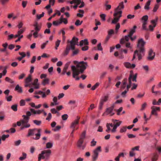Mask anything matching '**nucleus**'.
I'll return each instance as SVG.
<instances>
[{"mask_svg":"<svg viewBox=\"0 0 161 161\" xmlns=\"http://www.w3.org/2000/svg\"><path fill=\"white\" fill-rule=\"evenodd\" d=\"M108 98L109 96L108 95H103L100 98L98 106L99 110H102L104 104L108 100Z\"/></svg>","mask_w":161,"mask_h":161,"instance_id":"0eeeda50","label":"nucleus"},{"mask_svg":"<svg viewBox=\"0 0 161 161\" xmlns=\"http://www.w3.org/2000/svg\"><path fill=\"white\" fill-rule=\"evenodd\" d=\"M78 41V39L77 38L73 37L71 40L68 41V42L70 43V47L71 50H74L75 48V45L77 44V43Z\"/></svg>","mask_w":161,"mask_h":161,"instance_id":"9d476101","label":"nucleus"},{"mask_svg":"<svg viewBox=\"0 0 161 161\" xmlns=\"http://www.w3.org/2000/svg\"><path fill=\"white\" fill-rule=\"evenodd\" d=\"M147 24V23H142V28L143 30L146 31H148V29L146 27V25Z\"/></svg>","mask_w":161,"mask_h":161,"instance_id":"a18cd8bd","label":"nucleus"},{"mask_svg":"<svg viewBox=\"0 0 161 161\" xmlns=\"http://www.w3.org/2000/svg\"><path fill=\"white\" fill-rule=\"evenodd\" d=\"M79 119L80 118H78V117H77V119L75 120L73 122L71 123L70 126V128H75L76 125L78 124Z\"/></svg>","mask_w":161,"mask_h":161,"instance_id":"dca6fc26","label":"nucleus"},{"mask_svg":"<svg viewBox=\"0 0 161 161\" xmlns=\"http://www.w3.org/2000/svg\"><path fill=\"white\" fill-rule=\"evenodd\" d=\"M147 104L146 102H144L142 105L141 108L140 109L141 111L145 109V108L147 107Z\"/></svg>","mask_w":161,"mask_h":161,"instance_id":"a19ab883","label":"nucleus"},{"mask_svg":"<svg viewBox=\"0 0 161 161\" xmlns=\"http://www.w3.org/2000/svg\"><path fill=\"white\" fill-rule=\"evenodd\" d=\"M15 91H17L18 92L20 93H22L23 92L22 88L19 86L18 84L16 85L15 87Z\"/></svg>","mask_w":161,"mask_h":161,"instance_id":"5701e85b","label":"nucleus"},{"mask_svg":"<svg viewBox=\"0 0 161 161\" xmlns=\"http://www.w3.org/2000/svg\"><path fill=\"white\" fill-rule=\"evenodd\" d=\"M158 19V17H156L155 19L152 20L151 21V23L153 24H154V25L153 26L151 25H149V30L150 31H153V28L155 27L156 25V22H157Z\"/></svg>","mask_w":161,"mask_h":161,"instance_id":"ddd939ff","label":"nucleus"},{"mask_svg":"<svg viewBox=\"0 0 161 161\" xmlns=\"http://www.w3.org/2000/svg\"><path fill=\"white\" fill-rule=\"evenodd\" d=\"M71 49L70 45L68 44L67 45L65 50L63 53V55L64 56H66L67 55L70 50Z\"/></svg>","mask_w":161,"mask_h":161,"instance_id":"a211bd4d","label":"nucleus"},{"mask_svg":"<svg viewBox=\"0 0 161 161\" xmlns=\"http://www.w3.org/2000/svg\"><path fill=\"white\" fill-rule=\"evenodd\" d=\"M49 84V80L48 78L44 79L42 83V84L44 86H45L47 84Z\"/></svg>","mask_w":161,"mask_h":161,"instance_id":"c756f323","label":"nucleus"},{"mask_svg":"<svg viewBox=\"0 0 161 161\" xmlns=\"http://www.w3.org/2000/svg\"><path fill=\"white\" fill-rule=\"evenodd\" d=\"M11 108L14 111H16L17 110V104H14L11 107Z\"/></svg>","mask_w":161,"mask_h":161,"instance_id":"4c0bfd02","label":"nucleus"},{"mask_svg":"<svg viewBox=\"0 0 161 161\" xmlns=\"http://www.w3.org/2000/svg\"><path fill=\"white\" fill-rule=\"evenodd\" d=\"M106 16V15L105 14H102L100 15V18L103 21H105V20Z\"/></svg>","mask_w":161,"mask_h":161,"instance_id":"37998d69","label":"nucleus"},{"mask_svg":"<svg viewBox=\"0 0 161 161\" xmlns=\"http://www.w3.org/2000/svg\"><path fill=\"white\" fill-rule=\"evenodd\" d=\"M132 77V75H130L128 79L127 78H124L122 81L121 89L122 90H124L121 93V95L123 97L126 96V94L128 92L129 89L131 87L132 83L131 81Z\"/></svg>","mask_w":161,"mask_h":161,"instance_id":"f03ea898","label":"nucleus"},{"mask_svg":"<svg viewBox=\"0 0 161 161\" xmlns=\"http://www.w3.org/2000/svg\"><path fill=\"white\" fill-rule=\"evenodd\" d=\"M158 156L157 155H155L154 157L152 158V161H156L158 159Z\"/></svg>","mask_w":161,"mask_h":161,"instance_id":"774afa93","label":"nucleus"},{"mask_svg":"<svg viewBox=\"0 0 161 161\" xmlns=\"http://www.w3.org/2000/svg\"><path fill=\"white\" fill-rule=\"evenodd\" d=\"M86 134V131H84L82 133L80 137V140H83L85 138Z\"/></svg>","mask_w":161,"mask_h":161,"instance_id":"cd10ccee","label":"nucleus"},{"mask_svg":"<svg viewBox=\"0 0 161 161\" xmlns=\"http://www.w3.org/2000/svg\"><path fill=\"white\" fill-rule=\"evenodd\" d=\"M25 29H20L17 32V33L19 34L20 36L21 34L23 33L25 31Z\"/></svg>","mask_w":161,"mask_h":161,"instance_id":"bf43d9fd","label":"nucleus"},{"mask_svg":"<svg viewBox=\"0 0 161 161\" xmlns=\"http://www.w3.org/2000/svg\"><path fill=\"white\" fill-rule=\"evenodd\" d=\"M23 25V23L22 22H20L19 23L17 26L19 29H20L22 27Z\"/></svg>","mask_w":161,"mask_h":161,"instance_id":"e2e57ef3","label":"nucleus"},{"mask_svg":"<svg viewBox=\"0 0 161 161\" xmlns=\"http://www.w3.org/2000/svg\"><path fill=\"white\" fill-rule=\"evenodd\" d=\"M132 77L131 78V81H136V78L137 77V74L136 73L134 75H132Z\"/></svg>","mask_w":161,"mask_h":161,"instance_id":"e433bc0d","label":"nucleus"},{"mask_svg":"<svg viewBox=\"0 0 161 161\" xmlns=\"http://www.w3.org/2000/svg\"><path fill=\"white\" fill-rule=\"evenodd\" d=\"M97 50L99 51H102L103 50V48L101 46V43H100L97 45Z\"/></svg>","mask_w":161,"mask_h":161,"instance_id":"de8ad7c7","label":"nucleus"},{"mask_svg":"<svg viewBox=\"0 0 161 161\" xmlns=\"http://www.w3.org/2000/svg\"><path fill=\"white\" fill-rule=\"evenodd\" d=\"M151 1L150 0H148L146 3L144 8L146 10H149L150 8L149 6L150 4Z\"/></svg>","mask_w":161,"mask_h":161,"instance_id":"b1692460","label":"nucleus"},{"mask_svg":"<svg viewBox=\"0 0 161 161\" xmlns=\"http://www.w3.org/2000/svg\"><path fill=\"white\" fill-rule=\"evenodd\" d=\"M152 109L151 112V115H154L156 116L158 115L157 111H160V108L159 107H157L155 106H153L151 108Z\"/></svg>","mask_w":161,"mask_h":161,"instance_id":"9b49d317","label":"nucleus"},{"mask_svg":"<svg viewBox=\"0 0 161 161\" xmlns=\"http://www.w3.org/2000/svg\"><path fill=\"white\" fill-rule=\"evenodd\" d=\"M155 56V53L153 52V50L151 49L148 52V56L147 58L148 60H152L154 59Z\"/></svg>","mask_w":161,"mask_h":161,"instance_id":"f8f14e48","label":"nucleus"},{"mask_svg":"<svg viewBox=\"0 0 161 161\" xmlns=\"http://www.w3.org/2000/svg\"><path fill=\"white\" fill-rule=\"evenodd\" d=\"M130 38V36L128 34L125 36V38H121L120 41V43L121 44H124L125 42V41H128Z\"/></svg>","mask_w":161,"mask_h":161,"instance_id":"f3484780","label":"nucleus"},{"mask_svg":"<svg viewBox=\"0 0 161 161\" xmlns=\"http://www.w3.org/2000/svg\"><path fill=\"white\" fill-rule=\"evenodd\" d=\"M44 12H42V14H40L39 15L37 14L36 15L37 18L38 19H40L42 17H43L44 15Z\"/></svg>","mask_w":161,"mask_h":161,"instance_id":"09e8293b","label":"nucleus"},{"mask_svg":"<svg viewBox=\"0 0 161 161\" xmlns=\"http://www.w3.org/2000/svg\"><path fill=\"white\" fill-rule=\"evenodd\" d=\"M87 66V63L83 61L80 62L78 63L76 66L72 65L71 66V70L73 72V77L75 78V80H79L80 78L78 77H76L80 73H82L84 70L86 69Z\"/></svg>","mask_w":161,"mask_h":161,"instance_id":"f257e3e1","label":"nucleus"},{"mask_svg":"<svg viewBox=\"0 0 161 161\" xmlns=\"http://www.w3.org/2000/svg\"><path fill=\"white\" fill-rule=\"evenodd\" d=\"M136 28V26L134 25L133 28L130 30L129 34L130 36H132L133 34L135 32Z\"/></svg>","mask_w":161,"mask_h":161,"instance_id":"412c9836","label":"nucleus"},{"mask_svg":"<svg viewBox=\"0 0 161 161\" xmlns=\"http://www.w3.org/2000/svg\"><path fill=\"white\" fill-rule=\"evenodd\" d=\"M68 116L66 114H65L62 116V118L63 120H66L68 118Z\"/></svg>","mask_w":161,"mask_h":161,"instance_id":"49530a36","label":"nucleus"},{"mask_svg":"<svg viewBox=\"0 0 161 161\" xmlns=\"http://www.w3.org/2000/svg\"><path fill=\"white\" fill-rule=\"evenodd\" d=\"M53 146V143L51 142H48L47 143L46 148L47 149L51 148Z\"/></svg>","mask_w":161,"mask_h":161,"instance_id":"7c9ffc66","label":"nucleus"},{"mask_svg":"<svg viewBox=\"0 0 161 161\" xmlns=\"http://www.w3.org/2000/svg\"><path fill=\"white\" fill-rule=\"evenodd\" d=\"M152 104L153 105H160L159 102L158 101V102H157L156 100L155 99L152 102Z\"/></svg>","mask_w":161,"mask_h":161,"instance_id":"3c124183","label":"nucleus"},{"mask_svg":"<svg viewBox=\"0 0 161 161\" xmlns=\"http://www.w3.org/2000/svg\"><path fill=\"white\" fill-rule=\"evenodd\" d=\"M51 153V150L50 149L42 151L41 153L38 155V161H41L42 159L44 160L45 161H48Z\"/></svg>","mask_w":161,"mask_h":161,"instance_id":"20e7f679","label":"nucleus"},{"mask_svg":"<svg viewBox=\"0 0 161 161\" xmlns=\"http://www.w3.org/2000/svg\"><path fill=\"white\" fill-rule=\"evenodd\" d=\"M101 148V146H99L93 151L92 156V161H95L97 159L99 153L102 151Z\"/></svg>","mask_w":161,"mask_h":161,"instance_id":"6e6552de","label":"nucleus"},{"mask_svg":"<svg viewBox=\"0 0 161 161\" xmlns=\"http://www.w3.org/2000/svg\"><path fill=\"white\" fill-rule=\"evenodd\" d=\"M51 111L53 114L56 113L59 114V112H58L54 108H52L51 109Z\"/></svg>","mask_w":161,"mask_h":161,"instance_id":"6e6d98bb","label":"nucleus"},{"mask_svg":"<svg viewBox=\"0 0 161 161\" xmlns=\"http://www.w3.org/2000/svg\"><path fill=\"white\" fill-rule=\"evenodd\" d=\"M118 7H117L115 10L114 16L115 17L112 21V23L115 24L118 22L119 19L122 16V11L118 10Z\"/></svg>","mask_w":161,"mask_h":161,"instance_id":"423d86ee","label":"nucleus"},{"mask_svg":"<svg viewBox=\"0 0 161 161\" xmlns=\"http://www.w3.org/2000/svg\"><path fill=\"white\" fill-rule=\"evenodd\" d=\"M100 85V83L99 82H97L96 84L93 86L92 87V90H94L97 88Z\"/></svg>","mask_w":161,"mask_h":161,"instance_id":"58836bf2","label":"nucleus"},{"mask_svg":"<svg viewBox=\"0 0 161 161\" xmlns=\"http://www.w3.org/2000/svg\"><path fill=\"white\" fill-rule=\"evenodd\" d=\"M107 74V72H104L103 73H102L101 75L100 76V79H103L104 77Z\"/></svg>","mask_w":161,"mask_h":161,"instance_id":"5fc2aeb1","label":"nucleus"},{"mask_svg":"<svg viewBox=\"0 0 161 161\" xmlns=\"http://www.w3.org/2000/svg\"><path fill=\"white\" fill-rule=\"evenodd\" d=\"M140 53H139V51L136 50L134 52V55L133 56V58L132 59V61H133L135 58H136V55L138 58V59L139 60H140L142 59V57H143L144 56H141L140 54Z\"/></svg>","mask_w":161,"mask_h":161,"instance_id":"4468645a","label":"nucleus"},{"mask_svg":"<svg viewBox=\"0 0 161 161\" xmlns=\"http://www.w3.org/2000/svg\"><path fill=\"white\" fill-rule=\"evenodd\" d=\"M85 41H86V45H88V42L87 40V39H85L84 40H81L80 42V46H82L83 45L84 42Z\"/></svg>","mask_w":161,"mask_h":161,"instance_id":"c9c22d12","label":"nucleus"},{"mask_svg":"<svg viewBox=\"0 0 161 161\" xmlns=\"http://www.w3.org/2000/svg\"><path fill=\"white\" fill-rule=\"evenodd\" d=\"M31 75H29L25 79V83H28L31 81Z\"/></svg>","mask_w":161,"mask_h":161,"instance_id":"c85d7f7f","label":"nucleus"},{"mask_svg":"<svg viewBox=\"0 0 161 161\" xmlns=\"http://www.w3.org/2000/svg\"><path fill=\"white\" fill-rule=\"evenodd\" d=\"M134 151L131 150L130 152L129 155L130 157H133L135 155V154L134 153Z\"/></svg>","mask_w":161,"mask_h":161,"instance_id":"0e129e2a","label":"nucleus"},{"mask_svg":"<svg viewBox=\"0 0 161 161\" xmlns=\"http://www.w3.org/2000/svg\"><path fill=\"white\" fill-rule=\"evenodd\" d=\"M124 66L127 68L133 69L136 66L135 64H131L130 63L128 62H125L124 63Z\"/></svg>","mask_w":161,"mask_h":161,"instance_id":"2eb2a0df","label":"nucleus"},{"mask_svg":"<svg viewBox=\"0 0 161 161\" xmlns=\"http://www.w3.org/2000/svg\"><path fill=\"white\" fill-rule=\"evenodd\" d=\"M9 135L8 134L7 135H3L1 137V139L3 141H4L6 138L9 137Z\"/></svg>","mask_w":161,"mask_h":161,"instance_id":"c03bdc74","label":"nucleus"},{"mask_svg":"<svg viewBox=\"0 0 161 161\" xmlns=\"http://www.w3.org/2000/svg\"><path fill=\"white\" fill-rule=\"evenodd\" d=\"M148 19V16L147 15H145L143 16L141 18L142 21V23H147Z\"/></svg>","mask_w":161,"mask_h":161,"instance_id":"4be33fe9","label":"nucleus"},{"mask_svg":"<svg viewBox=\"0 0 161 161\" xmlns=\"http://www.w3.org/2000/svg\"><path fill=\"white\" fill-rule=\"evenodd\" d=\"M52 118V114L51 113H48V116L47 118H46V119L47 120H48L49 121Z\"/></svg>","mask_w":161,"mask_h":161,"instance_id":"13d9d810","label":"nucleus"},{"mask_svg":"<svg viewBox=\"0 0 161 161\" xmlns=\"http://www.w3.org/2000/svg\"><path fill=\"white\" fill-rule=\"evenodd\" d=\"M72 50L73 51L72 52V54L71 55L72 56H75L77 55L79 53V50L78 49H76L75 50L74 49V50Z\"/></svg>","mask_w":161,"mask_h":161,"instance_id":"bb28decb","label":"nucleus"},{"mask_svg":"<svg viewBox=\"0 0 161 161\" xmlns=\"http://www.w3.org/2000/svg\"><path fill=\"white\" fill-rule=\"evenodd\" d=\"M84 142L83 140H79L77 142V146L78 147L80 148L82 147V149H84L85 148L84 146H82V144Z\"/></svg>","mask_w":161,"mask_h":161,"instance_id":"aec40b11","label":"nucleus"},{"mask_svg":"<svg viewBox=\"0 0 161 161\" xmlns=\"http://www.w3.org/2000/svg\"><path fill=\"white\" fill-rule=\"evenodd\" d=\"M13 97L12 96L10 95L8 96H6V98L7 99V100L8 102H9L11 101Z\"/></svg>","mask_w":161,"mask_h":161,"instance_id":"603ef678","label":"nucleus"},{"mask_svg":"<svg viewBox=\"0 0 161 161\" xmlns=\"http://www.w3.org/2000/svg\"><path fill=\"white\" fill-rule=\"evenodd\" d=\"M61 42V40H57V41L55 42V48L56 50H57L58 47L59 46L60 42Z\"/></svg>","mask_w":161,"mask_h":161,"instance_id":"ea45409f","label":"nucleus"},{"mask_svg":"<svg viewBox=\"0 0 161 161\" xmlns=\"http://www.w3.org/2000/svg\"><path fill=\"white\" fill-rule=\"evenodd\" d=\"M41 29V27L40 26L34 27L35 31L39 32Z\"/></svg>","mask_w":161,"mask_h":161,"instance_id":"4d7b16f0","label":"nucleus"},{"mask_svg":"<svg viewBox=\"0 0 161 161\" xmlns=\"http://www.w3.org/2000/svg\"><path fill=\"white\" fill-rule=\"evenodd\" d=\"M33 122L34 124L37 125H40L42 123V121L41 120H33Z\"/></svg>","mask_w":161,"mask_h":161,"instance_id":"473e14b6","label":"nucleus"},{"mask_svg":"<svg viewBox=\"0 0 161 161\" xmlns=\"http://www.w3.org/2000/svg\"><path fill=\"white\" fill-rule=\"evenodd\" d=\"M39 32L35 31L33 34V36L35 38H36L38 36V34Z\"/></svg>","mask_w":161,"mask_h":161,"instance_id":"69168bd1","label":"nucleus"},{"mask_svg":"<svg viewBox=\"0 0 161 161\" xmlns=\"http://www.w3.org/2000/svg\"><path fill=\"white\" fill-rule=\"evenodd\" d=\"M38 79H36L34 80V82L32 83V84L33 85H37L38 84H39L38 83Z\"/></svg>","mask_w":161,"mask_h":161,"instance_id":"052dcab7","label":"nucleus"},{"mask_svg":"<svg viewBox=\"0 0 161 161\" xmlns=\"http://www.w3.org/2000/svg\"><path fill=\"white\" fill-rule=\"evenodd\" d=\"M97 143V142L96 141H95L94 140V139H92V141L91 142V147H94L95 146Z\"/></svg>","mask_w":161,"mask_h":161,"instance_id":"8fccbe9b","label":"nucleus"},{"mask_svg":"<svg viewBox=\"0 0 161 161\" xmlns=\"http://www.w3.org/2000/svg\"><path fill=\"white\" fill-rule=\"evenodd\" d=\"M159 7V5L158 4H156L153 9V11L154 12H156Z\"/></svg>","mask_w":161,"mask_h":161,"instance_id":"338daca9","label":"nucleus"},{"mask_svg":"<svg viewBox=\"0 0 161 161\" xmlns=\"http://www.w3.org/2000/svg\"><path fill=\"white\" fill-rule=\"evenodd\" d=\"M119 7V8L118 9V10H121L120 9H123L124 8V5L123 2H121L119 4V5L117 7Z\"/></svg>","mask_w":161,"mask_h":161,"instance_id":"2f4dec72","label":"nucleus"},{"mask_svg":"<svg viewBox=\"0 0 161 161\" xmlns=\"http://www.w3.org/2000/svg\"><path fill=\"white\" fill-rule=\"evenodd\" d=\"M25 105V100L23 99L21 100L20 101V106H24Z\"/></svg>","mask_w":161,"mask_h":161,"instance_id":"864d4df0","label":"nucleus"},{"mask_svg":"<svg viewBox=\"0 0 161 161\" xmlns=\"http://www.w3.org/2000/svg\"><path fill=\"white\" fill-rule=\"evenodd\" d=\"M61 128V126H57L55 128L53 129V130L55 131H58Z\"/></svg>","mask_w":161,"mask_h":161,"instance_id":"680f3d73","label":"nucleus"},{"mask_svg":"<svg viewBox=\"0 0 161 161\" xmlns=\"http://www.w3.org/2000/svg\"><path fill=\"white\" fill-rule=\"evenodd\" d=\"M146 42L144 41L142 38L139 39L137 42V47L138 49L136 50L139 51L140 54L141 56H144L145 49L144 45Z\"/></svg>","mask_w":161,"mask_h":161,"instance_id":"39448f33","label":"nucleus"},{"mask_svg":"<svg viewBox=\"0 0 161 161\" xmlns=\"http://www.w3.org/2000/svg\"><path fill=\"white\" fill-rule=\"evenodd\" d=\"M21 142V140H19L18 141H15L14 142V144L15 146H19Z\"/></svg>","mask_w":161,"mask_h":161,"instance_id":"79ce46f5","label":"nucleus"},{"mask_svg":"<svg viewBox=\"0 0 161 161\" xmlns=\"http://www.w3.org/2000/svg\"><path fill=\"white\" fill-rule=\"evenodd\" d=\"M113 110V109L112 108H111L110 107H109L107 108L106 112L104 113L103 114V115H104L106 113H107V115H108V114H110V113H111Z\"/></svg>","mask_w":161,"mask_h":161,"instance_id":"a878e982","label":"nucleus"},{"mask_svg":"<svg viewBox=\"0 0 161 161\" xmlns=\"http://www.w3.org/2000/svg\"><path fill=\"white\" fill-rule=\"evenodd\" d=\"M26 115H23L22 116V117L23 118V119L21 120L22 123H28L30 119V117L31 115V112L29 111H26Z\"/></svg>","mask_w":161,"mask_h":161,"instance_id":"1a4fd4ad","label":"nucleus"},{"mask_svg":"<svg viewBox=\"0 0 161 161\" xmlns=\"http://www.w3.org/2000/svg\"><path fill=\"white\" fill-rule=\"evenodd\" d=\"M5 80L6 81L9 82L11 84H13L14 82L9 78L7 77L5 78Z\"/></svg>","mask_w":161,"mask_h":161,"instance_id":"72a5a7b5","label":"nucleus"},{"mask_svg":"<svg viewBox=\"0 0 161 161\" xmlns=\"http://www.w3.org/2000/svg\"><path fill=\"white\" fill-rule=\"evenodd\" d=\"M68 3H69L70 4H72L73 3H75L78 4H80L81 2V1L80 0H73L71 1H68Z\"/></svg>","mask_w":161,"mask_h":161,"instance_id":"393cba45","label":"nucleus"},{"mask_svg":"<svg viewBox=\"0 0 161 161\" xmlns=\"http://www.w3.org/2000/svg\"><path fill=\"white\" fill-rule=\"evenodd\" d=\"M41 129L34 128L32 129H29L28 130V133L27 135V137H29L31 136H34L32 138L35 140H38L39 139L41 136Z\"/></svg>","mask_w":161,"mask_h":161,"instance_id":"7ed1b4c3","label":"nucleus"},{"mask_svg":"<svg viewBox=\"0 0 161 161\" xmlns=\"http://www.w3.org/2000/svg\"><path fill=\"white\" fill-rule=\"evenodd\" d=\"M127 130V128L126 126H124L121 128L119 132L120 133L125 132Z\"/></svg>","mask_w":161,"mask_h":161,"instance_id":"f704fd0d","label":"nucleus"},{"mask_svg":"<svg viewBox=\"0 0 161 161\" xmlns=\"http://www.w3.org/2000/svg\"><path fill=\"white\" fill-rule=\"evenodd\" d=\"M31 126L30 124L28 123H22V125L21 126L20 129L21 130H23L25 128H29Z\"/></svg>","mask_w":161,"mask_h":161,"instance_id":"6ab92c4d","label":"nucleus"}]
</instances>
